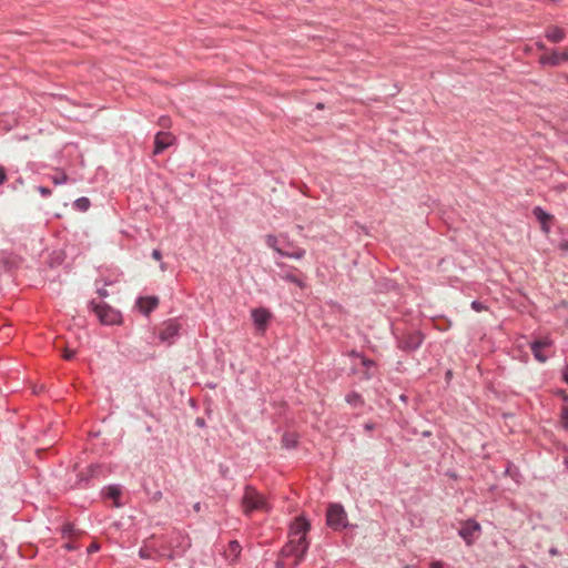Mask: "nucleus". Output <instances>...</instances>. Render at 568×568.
<instances>
[{
  "label": "nucleus",
  "mask_w": 568,
  "mask_h": 568,
  "mask_svg": "<svg viewBox=\"0 0 568 568\" xmlns=\"http://www.w3.org/2000/svg\"><path fill=\"white\" fill-rule=\"evenodd\" d=\"M564 78H565L566 82L568 83V74H565Z\"/></svg>",
  "instance_id": "603ef678"
},
{
  "label": "nucleus",
  "mask_w": 568,
  "mask_h": 568,
  "mask_svg": "<svg viewBox=\"0 0 568 568\" xmlns=\"http://www.w3.org/2000/svg\"><path fill=\"white\" fill-rule=\"evenodd\" d=\"M166 138H168V134H166V133L158 132V134L155 135V140H154V142H156V143L164 142V140H165Z\"/></svg>",
  "instance_id": "e433bc0d"
},
{
  "label": "nucleus",
  "mask_w": 568,
  "mask_h": 568,
  "mask_svg": "<svg viewBox=\"0 0 568 568\" xmlns=\"http://www.w3.org/2000/svg\"><path fill=\"white\" fill-rule=\"evenodd\" d=\"M74 354H75L74 351H70V349L65 348L63 351L62 356H63L64 359L70 361V359H72L74 357Z\"/></svg>",
  "instance_id": "f704fd0d"
},
{
  "label": "nucleus",
  "mask_w": 568,
  "mask_h": 568,
  "mask_svg": "<svg viewBox=\"0 0 568 568\" xmlns=\"http://www.w3.org/2000/svg\"><path fill=\"white\" fill-rule=\"evenodd\" d=\"M61 534L63 537H67V536L80 535L81 531L77 530L73 524L67 523L65 525H63L61 527Z\"/></svg>",
  "instance_id": "5701e85b"
},
{
  "label": "nucleus",
  "mask_w": 568,
  "mask_h": 568,
  "mask_svg": "<svg viewBox=\"0 0 568 568\" xmlns=\"http://www.w3.org/2000/svg\"><path fill=\"white\" fill-rule=\"evenodd\" d=\"M308 547V541L291 538L281 549L283 560L276 562L277 568H295L303 560Z\"/></svg>",
  "instance_id": "f03ea898"
},
{
  "label": "nucleus",
  "mask_w": 568,
  "mask_h": 568,
  "mask_svg": "<svg viewBox=\"0 0 568 568\" xmlns=\"http://www.w3.org/2000/svg\"><path fill=\"white\" fill-rule=\"evenodd\" d=\"M190 546L191 542L189 537L179 530H174L169 537L161 538V544L158 546L156 550V557L173 560L176 557H181Z\"/></svg>",
  "instance_id": "f257e3e1"
},
{
  "label": "nucleus",
  "mask_w": 568,
  "mask_h": 568,
  "mask_svg": "<svg viewBox=\"0 0 568 568\" xmlns=\"http://www.w3.org/2000/svg\"><path fill=\"white\" fill-rule=\"evenodd\" d=\"M568 61V50H564L559 52L557 50H552L550 53L542 54L539 58V62L544 65H559L561 62Z\"/></svg>",
  "instance_id": "9d476101"
},
{
  "label": "nucleus",
  "mask_w": 568,
  "mask_h": 568,
  "mask_svg": "<svg viewBox=\"0 0 568 568\" xmlns=\"http://www.w3.org/2000/svg\"><path fill=\"white\" fill-rule=\"evenodd\" d=\"M158 305L159 298L156 296L139 297L136 301V306L144 315H149L153 310L158 307Z\"/></svg>",
  "instance_id": "f8f14e48"
},
{
  "label": "nucleus",
  "mask_w": 568,
  "mask_h": 568,
  "mask_svg": "<svg viewBox=\"0 0 568 568\" xmlns=\"http://www.w3.org/2000/svg\"><path fill=\"white\" fill-rule=\"evenodd\" d=\"M200 507H201V506H200V503H196V504L194 505V509H195L196 511H199V510H200Z\"/></svg>",
  "instance_id": "09e8293b"
},
{
  "label": "nucleus",
  "mask_w": 568,
  "mask_h": 568,
  "mask_svg": "<svg viewBox=\"0 0 568 568\" xmlns=\"http://www.w3.org/2000/svg\"><path fill=\"white\" fill-rule=\"evenodd\" d=\"M89 307L94 312L100 323L103 325H114L121 322V313L106 303H97L91 301Z\"/></svg>",
  "instance_id": "7ed1b4c3"
},
{
  "label": "nucleus",
  "mask_w": 568,
  "mask_h": 568,
  "mask_svg": "<svg viewBox=\"0 0 568 568\" xmlns=\"http://www.w3.org/2000/svg\"><path fill=\"white\" fill-rule=\"evenodd\" d=\"M37 190L42 196H49L51 195V190L47 186H38Z\"/></svg>",
  "instance_id": "72a5a7b5"
},
{
  "label": "nucleus",
  "mask_w": 568,
  "mask_h": 568,
  "mask_svg": "<svg viewBox=\"0 0 568 568\" xmlns=\"http://www.w3.org/2000/svg\"><path fill=\"white\" fill-rule=\"evenodd\" d=\"M195 423H196L197 426H201V427L204 426V419L203 418H196Z\"/></svg>",
  "instance_id": "a18cd8bd"
},
{
  "label": "nucleus",
  "mask_w": 568,
  "mask_h": 568,
  "mask_svg": "<svg viewBox=\"0 0 568 568\" xmlns=\"http://www.w3.org/2000/svg\"><path fill=\"white\" fill-rule=\"evenodd\" d=\"M326 525L334 530L348 527L347 514L339 504H331L326 511Z\"/></svg>",
  "instance_id": "39448f33"
},
{
  "label": "nucleus",
  "mask_w": 568,
  "mask_h": 568,
  "mask_svg": "<svg viewBox=\"0 0 568 568\" xmlns=\"http://www.w3.org/2000/svg\"><path fill=\"white\" fill-rule=\"evenodd\" d=\"M352 355L359 357L362 359V365L366 368H371V367L375 366V362L373 359L362 356L359 353H357L355 351L352 352Z\"/></svg>",
  "instance_id": "a878e982"
},
{
  "label": "nucleus",
  "mask_w": 568,
  "mask_h": 568,
  "mask_svg": "<svg viewBox=\"0 0 568 568\" xmlns=\"http://www.w3.org/2000/svg\"><path fill=\"white\" fill-rule=\"evenodd\" d=\"M397 347L403 352H415L424 342V335L419 331H407L400 335L395 334Z\"/></svg>",
  "instance_id": "20e7f679"
},
{
  "label": "nucleus",
  "mask_w": 568,
  "mask_h": 568,
  "mask_svg": "<svg viewBox=\"0 0 568 568\" xmlns=\"http://www.w3.org/2000/svg\"><path fill=\"white\" fill-rule=\"evenodd\" d=\"M282 445L287 449L296 447L297 436L294 433H285L282 436Z\"/></svg>",
  "instance_id": "a211bd4d"
},
{
  "label": "nucleus",
  "mask_w": 568,
  "mask_h": 568,
  "mask_svg": "<svg viewBox=\"0 0 568 568\" xmlns=\"http://www.w3.org/2000/svg\"><path fill=\"white\" fill-rule=\"evenodd\" d=\"M430 568H444V566L440 561H435L430 565Z\"/></svg>",
  "instance_id": "37998d69"
},
{
  "label": "nucleus",
  "mask_w": 568,
  "mask_h": 568,
  "mask_svg": "<svg viewBox=\"0 0 568 568\" xmlns=\"http://www.w3.org/2000/svg\"><path fill=\"white\" fill-rule=\"evenodd\" d=\"M374 428H375V424H374V423H366V424L364 425V429H365L366 432H371V430H373Z\"/></svg>",
  "instance_id": "79ce46f5"
},
{
  "label": "nucleus",
  "mask_w": 568,
  "mask_h": 568,
  "mask_svg": "<svg viewBox=\"0 0 568 568\" xmlns=\"http://www.w3.org/2000/svg\"><path fill=\"white\" fill-rule=\"evenodd\" d=\"M537 47H538V49H540V50H544V49H545V44H544L542 42H538V43H537Z\"/></svg>",
  "instance_id": "49530a36"
},
{
  "label": "nucleus",
  "mask_w": 568,
  "mask_h": 568,
  "mask_svg": "<svg viewBox=\"0 0 568 568\" xmlns=\"http://www.w3.org/2000/svg\"><path fill=\"white\" fill-rule=\"evenodd\" d=\"M121 496V488L118 485L108 486L105 489V497L113 499L114 506L120 507L119 498Z\"/></svg>",
  "instance_id": "dca6fc26"
},
{
  "label": "nucleus",
  "mask_w": 568,
  "mask_h": 568,
  "mask_svg": "<svg viewBox=\"0 0 568 568\" xmlns=\"http://www.w3.org/2000/svg\"><path fill=\"white\" fill-rule=\"evenodd\" d=\"M229 548H230V551L232 554H234L235 556H237L240 554V551H241V546H240V544L236 540L230 541Z\"/></svg>",
  "instance_id": "2f4dec72"
},
{
  "label": "nucleus",
  "mask_w": 568,
  "mask_h": 568,
  "mask_svg": "<svg viewBox=\"0 0 568 568\" xmlns=\"http://www.w3.org/2000/svg\"><path fill=\"white\" fill-rule=\"evenodd\" d=\"M277 254H280L281 256H286V257H291V258H295V260H301L305 255V250L304 248H296L293 252H286V251H283V250H277Z\"/></svg>",
  "instance_id": "412c9836"
},
{
  "label": "nucleus",
  "mask_w": 568,
  "mask_h": 568,
  "mask_svg": "<svg viewBox=\"0 0 568 568\" xmlns=\"http://www.w3.org/2000/svg\"><path fill=\"white\" fill-rule=\"evenodd\" d=\"M171 144H154V149L152 151L153 156H158L163 153Z\"/></svg>",
  "instance_id": "c756f323"
},
{
  "label": "nucleus",
  "mask_w": 568,
  "mask_h": 568,
  "mask_svg": "<svg viewBox=\"0 0 568 568\" xmlns=\"http://www.w3.org/2000/svg\"><path fill=\"white\" fill-rule=\"evenodd\" d=\"M560 422L562 427L568 430V404L562 406L560 412Z\"/></svg>",
  "instance_id": "393cba45"
},
{
  "label": "nucleus",
  "mask_w": 568,
  "mask_h": 568,
  "mask_svg": "<svg viewBox=\"0 0 568 568\" xmlns=\"http://www.w3.org/2000/svg\"><path fill=\"white\" fill-rule=\"evenodd\" d=\"M180 328L181 326L175 320L168 321L159 332L160 341L171 344L173 339L179 335Z\"/></svg>",
  "instance_id": "1a4fd4ad"
},
{
  "label": "nucleus",
  "mask_w": 568,
  "mask_h": 568,
  "mask_svg": "<svg viewBox=\"0 0 568 568\" xmlns=\"http://www.w3.org/2000/svg\"><path fill=\"white\" fill-rule=\"evenodd\" d=\"M532 214L537 219V221L541 223L542 230L547 232L548 227L546 226V224L548 221L552 219V216L540 206H535L532 210Z\"/></svg>",
  "instance_id": "2eb2a0df"
},
{
  "label": "nucleus",
  "mask_w": 568,
  "mask_h": 568,
  "mask_svg": "<svg viewBox=\"0 0 568 568\" xmlns=\"http://www.w3.org/2000/svg\"><path fill=\"white\" fill-rule=\"evenodd\" d=\"M144 490L149 495L150 500L152 503H158L162 499L163 494L161 490H155V491L151 493L146 487H144Z\"/></svg>",
  "instance_id": "bb28decb"
},
{
  "label": "nucleus",
  "mask_w": 568,
  "mask_h": 568,
  "mask_svg": "<svg viewBox=\"0 0 568 568\" xmlns=\"http://www.w3.org/2000/svg\"><path fill=\"white\" fill-rule=\"evenodd\" d=\"M242 506L245 514L254 510H262L266 507V501L253 487L246 486L242 497Z\"/></svg>",
  "instance_id": "423d86ee"
},
{
  "label": "nucleus",
  "mask_w": 568,
  "mask_h": 568,
  "mask_svg": "<svg viewBox=\"0 0 568 568\" xmlns=\"http://www.w3.org/2000/svg\"><path fill=\"white\" fill-rule=\"evenodd\" d=\"M161 270H163V271L165 270V264L164 263L161 264Z\"/></svg>",
  "instance_id": "3c124183"
},
{
  "label": "nucleus",
  "mask_w": 568,
  "mask_h": 568,
  "mask_svg": "<svg viewBox=\"0 0 568 568\" xmlns=\"http://www.w3.org/2000/svg\"><path fill=\"white\" fill-rule=\"evenodd\" d=\"M253 323L257 331L264 332L271 318V313L266 308H255L252 311Z\"/></svg>",
  "instance_id": "9b49d317"
},
{
  "label": "nucleus",
  "mask_w": 568,
  "mask_h": 568,
  "mask_svg": "<svg viewBox=\"0 0 568 568\" xmlns=\"http://www.w3.org/2000/svg\"><path fill=\"white\" fill-rule=\"evenodd\" d=\"M152 257H153L154 260H156V261H160V260L162 258V253H161V251H160V250H158V248H154V250L152 251Z\"/></svg>",
  "instance_id": "58836bf2"
},
{
  "label": "nucleus",
  "mask_w": 568,
  "mask_h": 568,
  "mask_svg": "<svg viewBox=\"0 0 568 568\" xmlns=\"http://www.w3.org/2000/svg\"><path fill=\"white\" fill-rule=\"evenodd\" d=\"M471 308L475 310L476 312H481L486 310V306L479 301H473Z\"/></svg>",
  "instance_id": "473e14b6"
},
{
  "label": "nucleus",
  "mask_w": 568,
  "mask_h": 568,
  "mask_svg": "<svg viewBox=\"0 0 568 568\" xmlns=\"http://www.w3.org/2000/svg\"><path fill=\"white\" fill-rule=\"evenodd\" d=\"M562 376H564V381L568 384V365L566 366Z\"/></svg>",
  "instance_id": "c03bdc74"
},
{
  "label": "nucleus",
  "mask_w": 568,
  "mask_h": 568,
  "mask_svg": "<svg viewBox=\"0 0 568 568\" xmlns=\"http://www.w3.org/2000/svg\"><path fill=\"white\" fill-rule=\"evenodd\" d=\"M531 344H539V347H541L542 349L551 346L552 342L550 338L548 337H544V338H540V339H536Z\"/></svg>",
  "instance_id": "c85d7f7f"
},
{
  "label": "nucleus",
  "mask_w": 568,
  "mask_h": 568,
  "mask_svg": "<svg viewBox=\"0 0 568 568\" xmlns=\"http://www.w3.org/2000/svg\"><path fill=\"white\" fill-rule=\"evenodd\" d=\"M530 349L538 362L545 363L547 361L548 356L544 354L542 348L539 347V344H530Z\"/></svg>",
  "instance_id": "4be33fe9"
},
{
  "label": "nucleus",
  "mask_w": 568,
  "mask_h": 568,
  "mask_svg": "<svg viewBox=\"0 0 568 568\" xmlns=\"http://www.w3.org/2000/svg\"><path fill=\"white\" fill-rule=\"evenodd\" d=\"M103 471V466L102 465H99V464H94V465H91L87 473H81L79 474V485L81 488H84L88 484H89V480L93 477H98L102 474Z\"/></svg>",
  "instance_id": "ddd939ff"
},
{
  "label": "nucleus",
  "mask_w": 568,
  "mask_h": 568,
  "mask_svg": "<svg viewBox=\"0 0 568 568\" xmlns=\"http://www.w3.org/2000/svg\"><path fill=\"white\" fill-rule=\"evenodd\" d=\"M97 293L99 294V296L101 298H105L109 296V292L105 290V288H98L97 290Z\"/></svg>",
  "instance_id": "ea45409f"
},
{
  "label": "nucleus",
  "mask_w": 568,
  "mask_h": 568,
  "mask_svg": "<svg viewBox=\"0 0 568 568\" xmlns=\"http://www.w3.org/2000/svg\"><path fill=\"white\" fill-rule=\"evenodd\" d=\"M564 248L568 250V242L562 245Z\"/></svg>",
  "instance_id": "8fccbe9b"
},
{
  "label": "nucleus",
  "mask_w": 568,
  "mask_h": 568,
  "mask_svg": "<svg viewBox=\"0 0 568 568\" xmlns=\"http://www.w3.org/2000/svg\"><path fill=\"white\" fill-rule=\"evenodd\" d=\"M64 548H65L67 550H69V551H72V550H75V549L78 548V546H77L75 544H73V542H71V541H70V542H67V544L64 545Z\"/></svg>",
  "instance_id": "a19ab883"
},
{
  "label": "nucleus",
  "mask_w": 568,
  "mask_h": 568,
  "mask_svg": "<svg viewBox=\"0 0 568 568\" xmlns=\"http://www.w3.org/2000/svg\"><path fill=\"white\" fill-rule=\"evenodd\" d=\"M90 200L84 196L79 197L74 201V207L82 212H85L90 207Z\"/></svg>",
  "instance_id": "b1692460"
},
{
  "label": "nucleus",
  "mask_w": 568,
  "mask_h": 568,
  "mask_svg": "<svg viewBox=\"0 0 568 568\" xmlns=\"http://www.w3.org/2000/svg\"><path fill=\"white\" fill-rule=\"evenodd\" d=\"M310 528L311 524L306 518L303 516L295 518L290 527V539L295 538V540L308 541L306 539V534L308 532Z\"/></svg>",
  "instance_id": "0eeeda50"
},
{
  "label": "nucleus",
  "mask_w": 568,
  "mask_h": 568,
  "mask_svg": "<svg viewBox=\"0 0 568 568\" xmlns=\"http://www.w3.org/2000/svg\"><path fill=\"white\" fill-rule=\"evenodd\" d=\"M68 175L65 173H61L59 175H55L52 178V182L55 184V185H60V184H63L68 181Z\"/></svg>",
  "instance_id": "7c9ffc66"
},
{
  "label": "nucleus",
  "mask_w": 568,
  "mask_h": 568,
  "mask_svg": "<svg viewBox=\"0 0 568 568\" xmlns=\"http://www.w3.org/2000/svg\"><path fill=\"white\" fill-rule=\"evenodd\" d=\"M562 399H564V402L568 403V395L564 393L562 394Z\"/></svg>",
  "instance_id": "de8ad7c7"
},
{
  "label": "nucleus",
  "mask_w": 568,
  "mask_h": 568,
  "mask_svg": "<svg viewBox=\"0 0 568 568\" xmlns=\"http://www.w3.org/2000/svg\"><path fill=\"white\" fill-rule=\"evenodd\" d=\"M266 244L273 248L276 253H277V250H281L278 246H277V237L275 235H272V234H268L266 235Z\"/></svg>",
  "instance_id": "cd10ccee"
},
{
  "label": "nucleus",
  "mask_w": 568,
  "mask_h": 568,
  "mask_svg": "<svg viewBox=\"0 0 568 568\" xmlns=\"http://www.w3.org/2000/svg\"><path fill=\"white\" fill-rule=\"evenodd\" d=\"M280 276L282 280L293 283L301 288H303L305 286L304 281L302 278H300L297 275H295L294 273L287 272V273L281 274Z\"/></svg>",
  "instance_id": "6ab92c4d"
},
{
  "label": "nucleus",
  "mask_w": 568,
  "mask_h": 568,
  "mask_svg": "<svg viewBox=\"0 0 568 568\" xmlns=\"http://www.w3.org/2000/svg\"><path fill=\"white\" fill-rule=\"evenodd\" d=\"M156 550L158 547L145 544L143 547L140 548L139 556L142 559H151L153 558V554L156 555Z\"/></svg>",
  "instance_id": "aec40b11"
},
{
  "label": "nucleus",
  "mask_w": 568,
  "mask_h": 568,
  "mask_svg": "<svg viewBox=\"0 0 568 568\" xmlns=\"http://www.w3.org/2000/svg\"><path fill=\"white\" fill-rule=\"evenodd\" d=\"M100 549V545L98 542H92L88 549H87V552L90 555V554H93L95 551H98Z\"/></svg>",
  "instance_id": "c9c22d12"
},
{
  "label": "nucleus",
  "mask_w": 568,
  "mask_h": 568,
  "mask_svg": "<svg viewBox=\"0 0 568 568\" xmlns=\"http://www.w3.org/2000/svg\"><path fill=\"white\" fill-rule=\"evenodd\" d=\"M545 37L554 42V43H558V42H561L566 34H565V31L559 28V27H556V26H551L549 28L546 29V32H545Z\"/></svg>",
  "instance_id": "4468645a"
},
{
  "label": "nucleus",
  "mask_w": 568,
  "mask_h": 568,
  "mask_svg": "<svg viewBox=\"0 0 568 568\" xmlns=\"http://www.w3.org/2000/svg\"><path fill=\"white\" fill-rule=\"evenodd\" d=\"M481 527L475 519H468L463 523L460 529L458 530V535L465 540V542L470 546L474 544L475 534L480 532Z\"/></svg>",
  "instance_id": "6e6552de"
},
{
  "label": "nucleus",
  "mask_w": 568,
  "mask_h": 568,
  "mask_svg": "<svg viewBox=\"0 0 568 568\" xmlns=\"http://www.w3.org/2000/svg\"><path fill=\"white\" fill-rule=\"evenodd\" d=\"M7 181V172L3 166L0 165V185Z\"/></svg>",
  "instance_id": "4c0bfd02"
},
{
  "label": "nucleus",
  "mask_w": 568,
  "mask_h": 568,
  "mask_svg": "<svg viewBox=\"0 0 568 568\" xmlns=\"http://www.w3.org/2000/svg\"><path fill=\"white\" fill-rule=\"evenodd\" d=\"M345 400L354 407H362L364 405L362 395L356 392L348 393L345 397Z\"/></svg>",
  "instance_id": "f3484780"
},
{
  "label": "nucleus",
  "mask_w": 568,
  "mask_h": 568,
  "mask_svg": "<svg viewBox=\"0 0 568 568\" xmlns=\"http://www.w3.org/2000/svg\"><path fill=\"white\" fill-rule=\"evenodd\" d=\"M550 552L551 554H557V550L556 549H551Z\"/></svg>",
  "instance_id": "864d4df0"
}]
</instances>
